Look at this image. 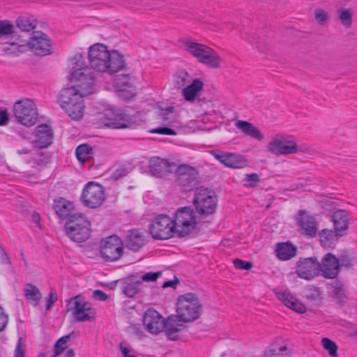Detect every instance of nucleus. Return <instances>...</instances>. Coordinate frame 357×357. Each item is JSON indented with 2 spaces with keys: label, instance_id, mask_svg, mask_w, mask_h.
Instances as JSON below:
<instances>
[{
  "label": "nucleus",
  "instance_id": "1",
  "mask_svg": "<svg viewBox=\"0 0 357 357\" xmlns=\"http://www.w3.org/2000/svg\"><path fill=\"white\" fill-rule=\"evenodd\" d=\"M70 75L72 79L79 82V89L75 86L61 89L59 100L61 107L73 120H79L84 115L83 97L93 93L95 82L91 70L85 63L82 54H76L74 56Z\"/></svg>",
  "mask_w": 357,
  "mask_h": 357
},
{
  "label": "nucleus",
  "instance_id": "2",
  "mask_svg": "<svg viewBox=\"0 0 357 357\" xmlns=\"http://www.w3.org/2000/svg\"><path fill=\"white\" fill-rule=\"evenodd\" d=\"M202 305L193 293H186L177 298L176 314L169 317V327L174 331H181L185 328L182 322H192L199 318Z\"/></svg>",
  "mask_w": 357,
  "mask_h": 357
},
{
  "label": "nucleus",
  "instance_id": "3",
  "mask_svg": "<svg viewBox=\"0 0 357 357\" xmlns=\"http://www.w3.org/2000/svg\"><path fill=\"white\" fill-rule=\"evenodd\" d=\"M168 321L169 317L165 319L158 311L151 307L146 310L143 317V324L148 332L157 335L164 331L169 340H178V331L172 330L169 327Z\"/></svg>",
  "mask_w": 357,
  "mask_h": 357
},
{
  "label": "nucleus",
  "instance_id": "4",
  "mask_svg": "<svg viewBox=\"0 0 357 357\" xmlns=\"http://www.w3.org/2000/svg\"><path fill=\"white\" fill-rule=\"evenodd\" d=\"M176 236L183 238L190 235L196 229L199 222L195 212L192 206H182L176 209L172 218Z\"/></svg>",
  "mask_w": 357,
  "mask_h": 357
},
{
  "label": "nucleus",
  "instance_id": "5",
  "mask_svg": "<svg viewBox=\"0 0 357 357\" xmlns=\"http://www.w3.org/2000/svg\"><path fill=\"white\" fill-rule=\"evenodd\" d=\"M192 204L196 212L202 218H206L215 213L218 198L214 191L203 187L197 188Z\"/></svg>",
  "mask_w": 357,
  "mask_h": 357
},
{
  "label": "nucleus",
  "instance_id": "6",
  "mask_svg": "<svg viewBox=\"0 0 357 357\" xmlns=\"http://www.w3.org/2000/svg\"><path fill=\"white\" fill-rule=\"evenodd\" d=\"M65 232L72 241L84 242L91 236V222L82 213L75 215L65 222Z\"/></svg>",
  "mask_w": 357,
  "mask_h": 357
},
{
  "label": "nucleus",
  "instance_id": "7",
  "mask_svg": "<svg viewBox=\"0 0 357 357\" xmlns=\"http://www.w3.org/2000/svg\"><path fill=\"white\" fill-rule=\"evenodd\" d=\"M174 225L169 215L160 214L149 225V231L155 240H167L176 236Z\"/></svg>",
  "mask_w": 357,
  "mask_h": 357
},
{
  "label": "nucleus",
  "instance_id": "8",
  "mask_svg": "<svg viewBox=\"0 0 357 357\" xmlns=\"http://www.w3.org/2000/svg\"><path fill=\"white\" fill-rule=\"evenodd\" d=\"M100 255L106 262L116 261L124 254L123 242L116 234L102 238L100 244Z\"/></svg>",
  "mask_w": 357,
  "mask_h": 357
},
{
  "label": "nucleus",
  "instance_id": "9",
  "mask_svg": "<svg viewBox=\"0 0 357 357\" xmlns=\"http://www.w3.org/2000/svg\"><path fill=\"white\" fill-rule=\"evenodd\" d=\"M13 113L17 122L26 127L34 125L38 116L36 104L29 98L16 101L13 105Z\"/></svg>",
  "mask_w": 357,
  "mask_h": 357
},
{
  "label": "nucleus",
  "instance_id": "10",
  "mask_svg": "<svg viewBox=\"0 0 357 357\" xmlns=\"http://www.w3.org/2000/svg\"><path fill=\"white\" fill-rule=\"evenodd\" d=\"M199 182L197 169L188 165L182 164L175 171V183L183 192H190Z\"/></svg>",
  "mask_w": 357,
  "mask_h": 357
},
{
  "label": "nucleus",
  "instance_id": "11",
  "mask_svg": "<svg viewBox=\"0 0 357 357\" xmlns=\"http://www.w3.org/2000/svg\"><path fill=\"white\" fill-rule=\"evenodd\" d=\"M80 199L84 206L96 208L101 206L105 199L104 187L95 181H90L85 185Z\"/></svg>",
  "mask_w": 357,
  "mask_h": 357
},
{
  "label": "nucleus",
  "instance_id": "12",
  "mask_svg": "<svg viewBox=\"0 0 357 357\" xmlns=\"http://www.w3.org/2000/svg\"><path fill=\"white\" fill-rule=\"evenodd\" d=\"M109 51L105 45L96 43L89 47L88 56L91 68L97 72L107 71Z\"/></svg>",
  "mask_w": 357,
  "mask_h": 357
},
{
  "label": "nucleus",
  "instance_id": "13",
  "mask_svg": "<svg viewBox=\"0 0 357 357\" xmlns=\"http://www.w3.org/2000/svg\"><path fill=\"white\" fill-rule=\"evenodd\" d=\"M66 310L68 312L71 311L74 317L77 321H95L96 312L89 311L86 312L89 308H84V297L78 294L66 301Z\"/></svg>",
  "mask_w": 357,
  "mask_h": 357
},
{
  "label": "nucleus",
  "instance_id": "14",
  "mask_svg": "<svg viewBox=\"0 0 357 357\" xmlns=\"http://www.w3.org/2000/svg\"><path fill=\"white\" fill-rule=\"evenodd\" d=\"M321 265L315 257L300 258L296 262V273L302 279L311 280L319 275Z\"/></svg>",
  "mask_w": 357,
  "mask_h": 357
},
{
  "label": "nucleus",
  "instance_id": "15",
  "mask_svg": "<svg viewBox=\"0 0 357 357\" xmlns=\"http://www.w3.org/2000/svg\"><path fill=\"white\" fill-rule=\"evenodd\" d=\"M104 123L106 127L112 129H126L132 128L135 121L128 114L121 110H108L105 114Z\"/></svg>",
  "mask_w": 357,
  "mask_h": 357
},
{
  "label": "nucleus",
  "instance_id": "16",
  "mask_svg": "<svg viewBox=\"0 0 357 357\" xmlns=\"http://www.w3.org/2000/svg\"><path fill=\"white\" fill-rule=\"evenodd\" d=\"M210 153L220 162L229 168L241 169L248 165L246 158L238 153L220 150H213Z\"/></svg>",
  "mask_w": 357,
  "mask_h": 357
},
{
  "label": "nucleus",
  "instance_id": "17",
  "mask_svg": "<svg viewBox=\"0 0 357 357\" xmlns=\"http://www.w3.org/2000/svg\"><path fill=\"white\" fill-rule=\"evenodd\" d=\"M29 45L36 55L45 56L52 53V41L42 31L33 32Z\"/></svg>",
  "mask_w": 357,
  "mask_h": 357
},
{
  "label": "nucleus",
  "instance_id": "18",
  "mask_svg": "<svg viewBox=\"0 0 357 357\" xmlns=\"http://www.w3.org/2000/svg\"><path fill=\"white\" fill-rule=\"evenodd\" d=\"M52 208L56 216L61 220H66V222L72 219L73 216L79 214L76 212L74 202L63 197H57L54 199Z\"/></svg>",
  "mask_w": 357,
  "mask_h": 357
},
{
  "label": "nucleus",
  "instance_id": "19",
  "mask_svg": "<svg viewBox=\"0 0 357 357\" xmlns=\"http://www.w3.org/2000/svg\"><path fill=\"white\" fill-rule=\"evenodd\" d=\"M33 144L35 148L43 149L48 147L52 143L54 132L52 128L46 124H41L36 127L34 132Z\"/></svg>",
  "mask_w": 357,
  "mask_h": 357
},
{
  "label": "nucleus",
  "instance_id": "20",
  "mask_svg": "<svg viewBox=\"0 0 357 357\" xmlns=\"http://www.w3.org/2000/svg\"><path fill=\"white\" fill-rule=\"evenodd\" d=\"M320 271L322 276L326 279L335 278L340 271V260L333 254L328 252L324 256L321 262Z\"/></svg>",
  "mask_w": 357,
  "mask_h": 357
},
{
  "label": "nucleus",
  "instance_id": "21",
  "mask_svg": "<svg viewBox=\"0 0 357 357\" xmlns=\"http://www.w3.org/2000/svg\"><path fill=\"white\" fill-rule=\"evenodd\" d=\"M298 214L300 218L297 223L300 227L301 234L311 238L315 237L317 234V227L314 218L307 215L304 211H300Z\"/></svg>",
  "mask_w": 357,
  "mask_h": 357
},
{
  "label": "nucleus",
  "instance_id": "22",
  "mask_svg": "<svg viewBox=\"0 0 357 357\" xmlns=\"http://www.w3.org/2000/svg\"><path fill=\"white\" fill-rule=\"evenodd\" d=\"M268 151L275 155H287L298 151L297 144L294 141H282L273 139L267 146Z\"/></svg>",
  "mask_w": 357,
  "mask_h": 357
},
{
  "label": "nucleus",
  "instance_id": "23",
  "mask_svg": "<svg viewBox=\"0 0 357 357\" xmlns=\"http://www.w3.org/2000/svg\"><path fill=\"white\" fill-rule=\"evenodd\" d=\"M150 174L158 178H162L172 172L169 160L159 157H153L149 161Z\"/></svg>",
  "mask_w": 357,
  "mask_h": 357
},
{
  "label": "nucleus",
  "instance_id": "24",
  "mask_svg": "<svg viewBox=\"0 0 357 357\" xmlns=\"http://www.w3.org/2000/svg\"><path fill=\"white\" fill-rule=\"evenodd\" d=\"M278 298L282 303L288 307L289 309L303 314L305 312L306 307L303 303L300 302L296 297H294L289 291H284L282 292L276 293Z\"/></svg>",
  "mask_w": 357,
  "mask_h": 357
},
{
  "label": "nucleus",
  "instance_id": "25",
  "mask_svg": "<svg viewBox=\"0 0 357 357\" xmlns=\"http://www.w3.org/2000/svg\"><path fill=\"white\" fill-rule=\"evenodd\" d=\"M124 241L126 248L135 252H138L146 244L144 236L137 229L128 231L124 238Z\"/></svg>",
  "mask_w": 357,
  "mask_h": 357
},
{
  "label": "nucleus",
  "instance_id": "26",
  "mask_svg": "<svg viewBox=\"0 0 357 357\" xmlns=\"http://www.w3.org/2000/svg\"><path fill=\"white\" fill-rule=\"evenodd\" d=\"M204 86V84L201 79H194L190 84L183 89L182 95L183 98L190 102H195L199 93L203 91Z\"/></svg>",
  "mask_w": 357,
  "mask_h": 357
},
{
  "label": "nucleus",
  "instance_id": "27",
  "mask_svg": "<svg viewBox=\"0 0 357 357\" xmlns=\"http://www.w3.org/2000/svg\"><path fill=\"white\" fill-rule=\"evenodd\" d=\"M109 54L106 72L112 74L123 70L126 66L123 55L117 50L109 51Z\"/></svg>",
  "mask_w": 357,
  "mask_h": 357
},
{
  "label": "nucleus",
  "instance_id": "28",
  "mask_svg": "<svg viewBox=\"0 0 357 357\" xmlns=\"http://www.w3.org/2000/svg\"><path fill=\"white\" fill-rule=\"evenodd\" d=\"M183 45L185 50L192 56L196 58L198 62L202 60L207 52L211 49L210 47L206 45L193 42L190 40H185L183 42Z\"/></svg>",
  "mask_w": 357,
  "mask_h": 357
},
{
  "label": "nucleus",
  "instance_id": "29",
  "mask_svg": "<svg viewBox=\"0 0 357 357\" xmlns=\"http://www.w3.org/2000/svg\"><path fill=\"white\" fill-rule=\"evenodd\" d=\"M297 248L290 242L278 243L276 245V257L282 261L289 260L296 255Z\"/></svg>",
  "mask_w": 357,
  "mask_h": 357
},
{
  "label": "nucleus",
  "instance_id": "30",
  "mask_svg": "<svg viewBox=\"0 0 357 357\" xmlns=\"http://www.w3.org/2000/svg\"><path fill=\"white\" fill-rule=\"evenodd\" d=\"M123 79H126V82H122L121 86L117 88V93L119 98L123 100H129L136 96V89L132 84L130 83L131 77L130 75H124Z\"/></svg>",
  "mask_w": 357,
  "mask_h": 357
},
{
  "label": "nucleus",
  "instance_id": "31",
  "mask_svg": "<svg viewBox=\"0 0 357 357\" xmlns=\"http://www.w3.org/2000/svg\"><path fill=\"white\" fill-rule=\"evenodd\" d=\"M349 213L344 210H337L333 215L334 229L341 233L348 229Z\"/></svg>",
  "mask_w": 357,
  "mask_h": 357
},
{
  "label": "nucleus",
  "instance_id": "32",
  "mask_svg": "<svg viewBox=\"0 0 357 357\" xmlns=\"http://www.w3.org/2000/svg\"><path fill=\"white\" fill-rule=\"evenodd\" d=\"M236 126L243 133L252 138L257 139L259 141L264 138V136L261 131L252 123L248 121L239 120L236 121Z\"/></svg>",
  "mask_w": 357,
  "mask_h": 357
},
{
  "label": "nucleus",
  "instance_id": "33",
  "mask_svg": "<svg viewBox=\"0 0 357 357\" xmlns=\"http://www.w3.org/2000/svg\"><path fill=\"white\" fill-rule=\"evenodd\" d=\"M142 285L143 284L141 280L135 281L134 280V275H130L124 280L122 292L127 297L133 298L139 292Z\"/></svg>",
  "mask_w": 357,
  "mask_h": 357
},
{
  "label": "nucleus",
  "instance_id": "34",
  "mask_svg": "<svg viewBox=\"0 0 357 357\" xmlns=\"http://www.w3.org/2000/svg\"><path fill=\"white\" fill-rule=\"evenodd\" d=\"M343 234L337 232L334 229H324L319 233L320 243L321 246L326 249L330 248L335 241L336 238Z\"/></svg>",
  "mask_w": 357,
  "mask_h": 357
},
{
  "label": "nucleus",
  "instance_id": "35",
  "mask_svg": "<svg viewBox=\"0 0 357 357\" xmlns=\"http://www.w3.org/2000/svg\"><path fill=\"white\" fill-rule=\"evenodd\" d=\"M51 157V153L38 149L36 152L31 153V158L33 160V167L42 168L47 166L50 162Z\"/></svg>",
  "mask_w": 357,
  "mask_h": 357
},
{
  "label": "nucleus",
  "instance_id": "36",
  "mask_svg": "<svg viewBox=\"0 0 357 357\" xmlns=\"http://www.w3.org/2000/svg\"><path fill=\"white\" fill-rule=\"evenodd\" d=\"M221 61V57L215 50L211 47L199 63L211 68H218L220 66Z\"/></svg>",
  "mask_w": 357,
  "mask_h": 357
},
{
  "label": "nucleus",
  "instance_id": "37",
  "mask_svg": "<svg viewBox=\"0 0 357 357\" xmlns=\"http://www.w3.org/2000/svg\"><path fill=\"white\" fill-rule=\"evenodd\" d=\"M24 296L28 301L31 302L33 306H37L42 298L38 288L32 284H26Z\"/></svg>",
  "mask_w": 357,
  "mask_h": 357
},
{
  "label": "nucleus",
  "instance_id": "38",
  "mask_svg": "<svg viewBox=\"0 0 357 357\" xmlns=\"http://www.w3.org/2000/svg\"><path fill=\"white\" fill-rule=\"evenodd\" d=\"M92 151V147L88 144L79 145L75 150L77 160L84 164L86 160L91 158Z\"/></svg>",
  "mask_w": 357,
  "mask_h": 357
},
{
  "label": "nucleus",
  "instance_id": "39",
  "mask_svg": "<svg viewBox=\"0 0 357 357\" xmlns=\"http://www.w3.org/2000/svg\"><path fill=\"white\" fill-rule=\"evenodd\" d=\"M333 298L336 303L343 305L346 303L348 296L346 294L345 289L341 282H336V285L334 287L333 291Z\"/></svg>",
  "mask_w": 357,
  "mask_h": 357
},
{
  "label": "nucleus",
  "instance_id": "40",
  "mask_svg": "<svg viewBox=\"0 0 357 357\" xmlns=\"http://www.w3.org/2000/svg\"><path fill=\"white\" fill-rule=\"evenodd\" d=\"M304 297L311 301H318L323 299L322 292L319 288L314 285H308L303 290Z\"/></svg>",
  "mask_w": 357,
  "mask_h": 357
},
{
  "label": "nucleus",
  "instance_id": "41",
  "mask_svg": "<svg viewBox=\"0 0 357 357\" xmlns=\"http://www.w3.org/2000/svg\"><path fill=\"white\" fill-rule=\"evenodd\" d=\"M338 19L341 23L347 28H350L352 25L353 13L351 9L341 8L337 10Z\"/></svg>",
  "mask_w": 357,
  "mask_h": 357
},
{
  "label": "nucleus",
  "instance_id": "42",
  "mask_svg": "<svg viewBox=\"0 0 357 357\" xmlns=\"http://www.w3.org/2000/svg\"><path fill=\"white\" fill-rule=\"evenodd\" d=\"M287 350L285 345L279 346L278 344L273 343L267 351L266 357H289Z\"/></svg>",
  "mask_w": 357,
  "mask_h": 357
},
{
  "label": "nucleus",
  "instance_id": "43",
  "mask_svg": "<svg viewBox=\"0 0 357 357\" xmlns=\"http://www.w3.org/2000/svg\"><path fill=\"white\" fill-rule=\"evenodd\" d=\"M189 77L190 75L187 71L184 70L176 71L174 74V86L178 89H183L186 84L190 82Z\"/></svg>",
  "mask_w": 357,
  "mask_h": 357
},
{
  "label": "nucleus",
  "instance_id": "44",
  "mask_svg": "<svg viewBox=\"0 0 357 357\" xmlns=\"http://www.w3.org/2000/svg\"><path fill=\"white\" fill-rule=\"evenodd\" d=\"M73 335V333H70L68 335H64L60 337L55 343L54 347V355L53 357L59 356L67 347L66 343L69 340L70 337Z\"/></svg>",
  "mask_w": 357,
  "mask_h": 357
},
{
  "label": "nucleus",
  "instance_id": "45",
  "mask_svg": "<svg viewBox=\"0 0 357 357\" xmlns=\"http://www.w3.org/2000/svg\"><path fill=\"white\" fill-rule=\"evenodd\" d=\"M337 258L340 260V268H349L353 266L354 256L349 250H342Z\"/></svg>",
  "mask_w": 357,
  "mask_h": 357
},
{
  "label": "nucleus",
  "instance_id": "46",
  "mask_svg": "<svg viewBox=\"0 0 357 357\" xmlns=\"http://www.w3.org/2000/svg\"><path fill=\"white\" fill-rule=\"evenodd\" d=\"M323 347L328 351L331 357H337V346L336 343L328 337H324L321 340Z\"/></svg>",
  "mask_w": 357,
  "mask_h": 357
},
{
  "label": "nucleus",
  "instance_id": "47",
  "mask_svg": "<svg viewBox=\"0 0 357 357\" xmlns=\"http://www.w3.org/2000/svg\"><path fill=\"white\" fill-rule=\"evenodd\" d=\"M17 26L22 31L29 32L36 27V24L31 22L29 19L26 17H19L17 20Z\"/></svg>",
  "mask_w": 357,
  "mask_h": 357
},
{
  "label": "nucleus",
  "instance_id": "48",
  "mask_svg": "<svg viewBox=\"0 0 357 357\" xmlns=\"http://www.w3.org/2000/svg\"><path fill=\"white\" fill-rule=\"evenodd\" d=\"M15 33V26L8 20L0 21V38Z\"/></svg>",
  "mask_w": 357,
  "mask_h": 357
},
{
  "label": "nucleus",
  "instance_id": "49",
  "mask_svg": "<svg viewBox=\"0 0 357 357\" xmlns=\"http://www.w3.org/2000/svg\"><path fill=\"white\" fill-rule=\"evenodd\" d=\"M233 264H234V266L235 267V268L238 269V270L248 271V270L251 269L254 266V264L252 261H243L238 258L234 259L233 261Z\"/></svg>",
  "mask_w": 357,
  "mask_h": 357
},
{
  "label": "nucleus",
  "instance_id": "50",
  "mask_svg": "<svg viewBox=\"0 0 357 357\" xmlns=\"http://www.w3.org/2000/svg\"><path fill=\"white\" fill-rule=\"evenodd\" d=\"M57 299L58 296L56 289L54 288H51L48 296L45 298L46 310H50Z\"/></svg>",
  "mask_w": 357,
  "mask_h": 357
},
{
  "label": "nucleus",
  "instance_id": "51",
  "mask_svg": "<svg viewBox=\"0 0 357 357\" xmlns=\"http://www.w3.org/2000/svg\"><path fill=\"white\" fill-rule=\"evenodd\" d=\"M314 17L315 20L319 22L320 24H324L328 20V14L326 11L321 8H317L314 10Z\"/></svg>",
  "mask_w": 357,
  "mask_h": 357
},
{
  "label": "nucleus",
  "instance_id": "52",
  "mask_svg": "<svg viewBox=\"0 0 357 357\" xmlns=\"http://www.w3.org/2000/svg\"><path fill=\"white\" fill-rule=\"evenodd\" d=\"M20 46L17 45L16 43H10L8 45L4 47L2 49V51L6 54H10V55H18V53L20 52Z\"/></svg>",
  "mask_w": 357,
  "mask_h": 357
},
{
  "label": "nucleus",
  "instance_id": "53",
  "mask_svg": "<svg viewBox=\"0 0 357 357\" xmlns=\"http://www.w3.org/2000/svg\"><path fill=\"white\" fill-rule=\"evenodd\" d=\"M151 133L159 134V135H176V132L169 127L162 126L153 128L151 130Z\"/></svg>",
  "mask_w": 357,
  "mask_h": 357
},
{
  "label": "nucleus",
  "instance_id": "54",
  "mask_svg": "<svg viewBox=\"0 0 357 357\" xmlns=\"http://www.w3.org/2000/svg\"><path fill=\"white\" fill-rule=\"evenodd\" d=\"M247 40L251 44H256L257 47L259 51H263L262 46L261 45L260 39L259 36L254 32H250L249 33H245Z\"/></svg>",
  "mask_w": 357,
  "mask_h": 357
},
{
  "label": "nucleus",
  "instance_id": "55",
  "mask_svg": "<svg viewBox=\"0 0 357 357\" xmlns=\"http://www.w3.org/2000/svg\"><path fill=\"white\" fill-rule=\"evenodd\" d=\"M26 346L22 343V338H19L14 351L13 357H25Z\"/></svg>",
  "mask_w": 357,
  "mask_h": 357
},
{
  "label": "nucleus",
  "instance_id": "56",
  "mask_svg": "<svg viewBox=\"0 0 357 357\" xmlns=\"http://www.w3.org/2000/svg\"><path fill=\"white\" fill-rule=\"evenodd\" d=\"M162 275L160 271L148 272L144 274L141 278V281L155 282Z\"/></svg>",
  "mask_w": 357,
  "mask_h": 357
},
{
  "label": "nucleus",
  "instance_id": "57",
  "mask_svg": "<svg viewBox=\"0 0 357 357\" xmlns=\"http://www.w3.org/2000/svg\"><path fill=\"white\" fill-rule=\"evenodd\" d=\"M245 181L248 182L245 185L254 187L255 183L260 181L259 176L257 173H252L245 175Z\"/></svg>",
  "mask_w": 357,
  "mask_h": 357
},
{
  "label": "nucleus",
  "instance_id": "58",
  "mask_svg": "<svg viewBox=\"0 0 357 357\" xmlns=\"http://www.w3.org/2000/svg\"><path fill=\"white\" fill-rule=\"evenodd\" d=\"M8 317L5 314L3 307L0 305V332L3 331L7 326Z\"/></svg>",
  "mask_w": 357,
  "mask_h": 357
},
{
  "label": "nucleus",
  "instance_id": "59",
  "mask_svg": "<svg viewBox=\"0 0 357 357\" xmlns=\"http://www.w3.org/2000/svg\"><path fill=\"white\" fill-rule=\"evenodd\" d=\"M93 298L96 301H107L109 296L102 290L96 289L93 292Z\"/></svg>",
  "mask_w": 357,
  "mask_h": 357
},
{
  "label": "nucleus",
  "instance_id": "60",
  "mask_svg": "<svg viewBox=\"0 0 357 357\" xmlns=\"http://www.w3.org/2000/svg\"><path fill=\"white\" fill-rule=\"evenodd\" d=\"M9 116L6 109L0 110V126H5L9 122Z\"/></svg>",
  "mask_w": 357,
  "mask_h": 357
},
{
  "label": "nucleus",
  "instance_id": "61",
  "mask_svg": "<svg viewBox=\"0 0 357 357\" xmlns=\"http://www.w3.org/2000/svg\"><path fill=\"white\" fill-rule=\"evenodd\" d=\"M179 283L178 279L175 276L173 280H168L163 283L162 288L166 289L167 287H172L176 289V285Z\"/></svg>",
  "mask_w": 357,
  "mask_h": 357
},
{
  "label": "nucleus",
  "instance_id": "62",
  "mask_svg": "<svg viewBox=\"0 0 357 357\" xmlns=\"http://www.w3.org/2000/svg\"><path fill=\"white\" fill-rule=\"evenodd\" d=\"M126 169H119L114 171L112 174V178L114 181H117L120 178L126 176Z\"/></svg>",
  "mask_w": 357,
  "mask_h": 357
},
{
  "label": "nucleus",
  "instance_id": "63",
  "mask_svg": "<svg viewBox=\"0 0 357 357\" xmlns=\"http://www.w3.org/2000/svg\"><path fill=\"white\" fill-rule=\"evenodd\" d=\"M174 113V107H167L161 110V116L163 120H167V115Z\"/></svg>",
  "mask_w": 357,
  "mask_h": 357
},
{
  "label": "nucleus",
  "instance_id": "64",
  "mask_svg": "<svg viewBox=\"0 0 357 357\" xmlns=\"http://www.w3.org/2000/svg\"><path fill=\"white\" fill-rule=\"evenodd\" d=\"M119 347H120V349H121V351L123 356V357H128L130 354V350L128 348H127L126 347L123 346V343H120L119 344Z\"/></svg>",
  "mask_w": 357,
  "mask_h": 357
}]
</instances>
